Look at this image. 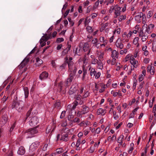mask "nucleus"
Masks as SVG:
<instances>
[{"mask_svg":"<svg viewBox=\"0 0 156 156\" xmlns=\"http://www.w3.org/2000/svg\"><path fill=\"white\" fill-rule=\"evenodd\" d=\"M51 39V34L50 33L48 34H45L43 36L40 40V43L41 46L43 47L46 44V42L49 39Z\"/></svg>","mask_w":156,"mask_h":156,"instance_id":"obj_9","label":"nucleus"},{"mask_svg":"<svg viewBox=\"0 0 156 156\" xmlns=\"http://www.w3.org/2000/svg\"><path fill=\"white\" fill-rule=\"evenodd\" d=\"M36 60V62L35 63V64L37 66H39L43 63V61L39 58H37Z\"/></svg>","mask_w":156,"mask_h":156,"instance_id":"obj_32","label":"nucleus"},{"mask_svg":"<svg viewBox=\"0 0 156 156\" xmlns=\"http://www.w3.org/2000/svg\"><path fill=\"white\" fill-rule=\"evenodd\" d=\"M156 111V105H154V106L153 107V113H154V119H155L156 118V114L155 113V112Z\"/></svg>","mask_w":156,"mask_h":156,"instance_id":"obj_50","label":"nucleus"},{"mask_svg":"<svg viewBox=\"0 0 156 156\" xmlns=\"http://www.w3.org/2000/svg\"><path fill=\"white\" fill-rule=\"evenodd\" d=\"M130 147L129 150L128 151L129 153L130 154L132 152L133 150L134 144L133 143H131L130 144Z\"/></svg>","mask_w":156,"mask_h":156,"instance_id":"obj_43","label":"nucleus"},{"mask_svg":"<svg viewBox=\"0 0 156 156\" xmlns=\"http://www.w3.org/2000/svg\"><path fill=\"white\" fill-rule=\"evenodd\" d=\"M97 64V68L99 69H102L103 68V64L102 62V61H98V62Z\"/></svg>","mask_w":156,"mask_h":156,"instance_id":"obj_33","label":"nucleus"},{"mask_svg":"<svg viewBox=\"0 0 156 156\" xmlns=\"http://www.w3.org/2000/svg\"><path fill=\"white\" fill-rule=\"evenodd\" d=\"M95 88L97 91L99 90V92L100 93L103 92L105 90V85L102 83H100L99 82L96 83L95 82Z\"/></svg>","mask_w":156,"mask_h":156,"instance_id":"obj_8","label":"nucleus"},{"mask_svg":"<svg viewBox=\"0 0 156 156\" xmlns=\"http://www.w3.org/2000/svg\"><path fill=\"white\" fill-rule=\"evenodd\" d=\"M86 29L89 33H91L93 32V30L92 27L90 26H88L86 27Z\"/></svg>","mask_w":156,"mask_h":156,"instance_id":"obj_53","label":"nucleus"},{"mask_svg":"<svg viewBox=\"0 0 156 156\" xmlns=\"http://www.w3.org/2000/svg\"><path fill=\"white\" fill-rule=\"evenodd\" d=\"M66 62L68 64L69 67L68 71L69 74V77L66 81H65V86H69L71 83L73 79L75 76L76 72L79 69V66L77 64L74 63L72 60V58H70L68 60L67 58L65 59Z\"/></svg>","mask_w":156,"mask_h":156,"instance_id":"obj_1","label":"nucleus"},{"mask_svg":"<svg viewBox=\"0 0 156 156\" xmlns=\"http://www.w3.org/2000/svg\"><path fill=\"white\" fill-rule=\"evenodd\" d=\"M64 151L63 149L62 148H59L57 149L56 150V152L55 153L56 154H60Z\"/></svg>","mask_w":156,"mask_h":156,"instance_id":"obj_39","label":"nucleus"},{"mask_svg":"<svg viewBox=\"0 0 156 156\" xmlns=\"http://www.w3.org/2000/svg\"><path fill=\"white\" fill-rule=\"evenodd\" d=\"M36 127L29 129L25 133V136L26 138H30L33 137L34 135L38 133Z\"/></svg>","mask_w":156,"mask_h":156,"instance_id":"obj_4","label":"nucleus"},{"mask_svg":"<svg viewBox=\"0 0 156 156\" xmlns=\"http://www.w3.org/2000/svg\"><path fill=\"white\" fill-rule=\"evenodd\" d=\"M116 33H117L118 34H119L120 33V28H118L117 29L115 30L113 34H114Z\"/></svg>","mask_w":156,"mask_h":156,"instance_id":"obj_61","label":"nucleus"},{"mask_svg":"<svg viewBox=\"0 0 156 156\" xmlns=\"http://www.w3.org/2000/svg\"><path fill=\"white\" fill-rule=\"evenodd\" d=\"M133 34V32H132L131 31H129V33L126 34V32H124V34L122 35V37H124L125 36H126L127 39H126L125 41L127 42L129 41V39L130 38L131 36Z\"/></svg>","mask_w":156,"mask_h":156,"instance_id":"obj_27","label":"nucleus"},{"mask_svg":"<svg viewBox=\"0 0 156 156\" xmlns=\"http://www.w3.org/2000/svg\"><path fill=\"white\" fill-rule=\"evenodd\" d=\"M99 40L101 43H102L100 44V46L101 47H105V46L108 43V41L106 39H105V37H100L99 38Z\"/></svg>","mask_w":156,"mask_h":156,"instance_id":"obj_17","label":"nucleus"},{"mask_svg":"<svg viewBox=\"0 0 156 156\" xmlns=\"http://www.w3.org/2000/svg\"><path fill=\"white\" fill-rule=\"evenodd\" d=\"M117 48L120 49H122L124 47L123 44L121 40L118 39L115 43Z\"/></svg>","mask_w":156,"mask_h":156,"instance_id":"obj_19","label":"nucleus"},{"mask_svg":"<svg viewBox=\"0 0 156 156\" xmlns=\"http://www.w3.org/2000/svg\"><path fill=\"white\" fill-rule=\"evenodd\" d=\"M152 50L153 52H155L156 50V42H154L152 43Z\"/></svg>","mask_w":156,"mask_h":156,"instance_id":"obj_46","label":"nucleus"},{"mask_svg":"<svg viewBox=\"0 0 156 156\" xmlns=\"http://www.w3.org/2000/svg\"><path fill=\"white\" fill-rule=\"evenodd\" d=\"M119 16V20L120 22L122 20H125L126 18V16L125 15H121Z\"/></svg>","mask_w":156,"mask_h":156,"instance_id":"obj_44","label":"nucleus"},{"mask_svg":"<svg viewBox=\"0 0 156 156\" xmlns=\"http://www.w3.org/2000/svg\"><path fill=\"white\" fill-rule=\"evenodd\" d=\"M30 60L29 58L26 57L22 61L20 64L19 66L20 69H22L25 66L27 65Z\"/></svg>","mask_w":156,"mask_h":156,"instance_id":"obj_18","label":"nucleus"},{"mask_svg":"<svg viewBox=\"0 0 156 156\" xmlns=\"http://www.w3.org/2000/svg\"><path fill=\"white\" fill-rule=\"evenodd\" d=\"M8 121V117L6 114H4L2 116L0 121V126L4 125Z\"/></svg>","mask_w":156,"mask_h":156,"instance_id":"obj_16","label":"nucleus"},{"mask_svg":"<svg viewBox=\"0 0 156 156\" xmlns=\"http://www.w3.org/2000/svg\"><path fill=\"white\" fill-rule=\"evenodd\" d=\"M69 132V129L68 128H63L61 130L62 134H68Z\"/></svg>","mask_w":156,"mask_h":156,"instance_id":"obj_34","label":"nucleus"},{"mask_svg":"<svg viewBox=\"0 0 156 156\" xmlns=\"http://www.w3.org/2000/svg\"><path fill=\"white\" fill-rule=\"evenodd\" d=\"M139 40L138 37H136L134 39L133 43V44L135 45L137 44L136 46L138 47L139 45V43H138V42Z\"/></svg>","mask_w":156,"mask_h":156,"instance_id":"obj_35","label":"nucleus"},{"mask_svg":"<svg viewBox=\"0 0 156 156\" xmlns=\"http://www.w3.org/2000/svg\"><path fill=\"white\" fill-rule=\"evenodd\" d=\"M145 84V82L144 81H143L142 82H141L139 86L138 87V89L140 90L144 86V85Z\"/></svg>","mask_w":156,"mask_h":156,"instance_id":"obj_55","label":"nucleus"},{"mask_svg":"<svg viewBox=\"0 0 156 156\" xmlns=\"http://www.w3.org/2000/svg\"><path fill=\"white\" fill-rule=\"evenodd\" d=\"M96 55L99 61H102L104 57V53L103 52L97 51Z\"/></svg>","mask_w":156,"mask_h":156,"instance_id":"obj_20","label":"nucleus"},{"mask_svg":"<svg viewBox=\"0 0 156 156\" xmlns=\"http://www.w3.org/2000/svg\"><path fill=\"white\" fill-rule=\"evenodd\" d=\"M73 122H74L79 123L80 122V119L79 118L76 117L74 119Z\"/></svg>","mask_w":156,"mask_h":156,"instance_id":"obj_63","label":"nucleus"},{"mask_svg":"<svg viewBox=\"0 0 156 156\" xmlns=\"http://www.w3.org/2000/svg\"><path fill=\"white\" fill-rule=\"evenodd\" d=\"M144 77V76L143 74L140 75L139 76V77L138 78L139 81L140 82L141 81L143 80Z\"/></svg>","mask_w":156,"mask_h":156,"instance_id":"obj_59","label":"nucleus"},{"mask_svg":"<svg viewBox=\"0 0 156 156\" xmlns=\"http://www.w3.org/2000/svg\"><path fill=\"white\" fill-rule=\"evenodd\" d=\"M48 76V73L46 71H44L40 74L39 78L41 80H44L47 78Z\"/></svg>","mask_w":156,"mask_h":156,"instance_id":"obj_22","label":"nucleus"},{"mask_svg":"<svg viewBox=\"0 0 156 156\" xmlns=\"http://www.w3.org/2000/svg\"><path fill=\"white\" fill-rule=\"evenodd\" d=\"M80 47H77L76 48V50L75 51V54L78 55H80V51H81Z\"/></svg>","mask_w":156,"mask_h":156,"instance_id":"obj_41","label":"nucleus"},{"mask_svg":"<svg viewBox=\"0 0 156 156\" xmlns=\"http://www.w3.org/2000/svg\"><path fill=\"white\" fill-rule=\"evenodd\" d=\"M154 67L151 66H149L147 68V72H149L151 75H153L154 73V71L153 70V68Z\"/></svg>","mask_w":156,"mask_h":156,"instance_id":"obj_31","label":"nucleus"},{"mask_svg":"<svg viewBox=\"0 0 156 156\" xmlns=\"http://www.w3.org/2000/svg\"><path fill=\"white\" fill-rule=\"evenodd\" d=\"M91 67L90 66L89 69V70H90V75L91 76H95V78L96 79H98L100 76L101 75V73L100 72H97L95 69L94 68H92L90 69Z\"/></svg>","mask_w":156,"mask_h":156,"instance_id":"obj_11","label":"nucleus"},{"mask_svg":"<svg viewBox=\"0 0 156 156\" xmlns=\"http://www.w3.org/2000/svg\"><path fill=\"white\" fill-rule=\"evenodd\" d=\"M113 115L114 118L115 119L117 120L119 119V116L118 115L116 114V112L115 111H113Z\"/></svg>","mask_w":156,"mask_h":156,"instance_id":"obj_47","label":"nucleus"},{"mask_svg":"<svg viewBox=\"0 0 156 156\" xmlns=\"http://www.w3.org/2000/svg\"><path fill=\"white\" fill-rule=\"evenodd\" d=\"M124 139V136L123 135H120L118 138V142H121L123 141Z\"/></svg>","mask_w":156,"mask_h":156,"instance_id":"obj_54","label":"nucleus"},{"mask_svg":"<svg viewBox=\"0 0 156 156\" xmlns=\"http://www.w3.org/2000/svg\"><path fill=\"white\" fill-rule=\"evenodd\" d=\"M60 140H62L65 141H68L69 140L68 134H62V136Z\"/></svg>","mask_w":156,"mask_h":156,"instance_id":"obj_29","label":"nucleus"},{"mask_svg":"<svg viewBox=\"0 0 156 156\" xmlns=\"http://www.w3.org/2000/svg\"><path fill=\"white\" fill-rule=\"evenodd\" d=\"M51 128L50 126H48L46 129V133H48L51 131Z\"/></svg>","mask_w":156,"mask_h":156,"instance_id":"obj_62","label":"nucleus"},{"mask_svg":"<svg viewBox=\"0 0 156 156\" xmlns=\"http://www.w3.org/2000/svg\"><path fill=\"white\" fill-rule=\"evenodd\" d=\"M32 111V108H30V109L27 112L26 115V119H27L28 117L30 115L31 112Z\"/></svg>","mask_w":156,"mask_h":156,"instance_id":"obj_56","label":"nucleus"},{"mask_svg":"<svg viewBox=\"0 0 156 156\" xmlns=\"http://www.w3.org/2000/svg\"><path fill=\"white\" fill-rule=\"evenodd\" d=\"M37 148L36 145L34 144H32L30 147V150L33 151L35 150Z\"/></svg>","mask_w":156,"mask_h":156,"instance_id":"obj_37","label":"nucleus"},{"mask_svg":"<svg viewBox=\"0 0 156 156\" xmlns=\"http://www.w3.org/2000/svg\"><path fill=\"white\" fill-rule=\"evenodd\" d=\"M64 41V39L63 38H58L57 39L56 42L57 43H60L61 42L63 41Z\"/></svg>","mask_w":156,"mask_h":156,"instance_id":"obj_58","label":"nucleus"},{"mask_svg":"<svg viewBox=\"0 0 156 156\" xmlns=\"http://www.w3.org/2000/svg\"><path fill=\"white\" fill-rule=\"evenodd\" d=\"M98 61V60L95 58H94V59H93L91 60V62L92 64L95 65L97 63Z\"/></svg>","mask_w":156,"mask_h":156,"instance_id":"obj_49","label":"nucleus"},{"mask_svg":"<svg viewBox=\"0 0 156 156\" xmlns=\"http://www.w3.org/2000/svg\"><path fill=\"white\" fill-rule=\"evenodd\" d=\"M23 89L24 92L25 98H27L28 97L29 94L28 88L27 87H23Z\"/></svg>","mask_w":156,"mask_h":156,"instance_id":"obj_30","label":"nucleus"},{"mask_svg":"<svg viewBox=\"0 0 156 156\" xmlns=\"http://www.w3.org/2000/svg\"><path fill=\"white\" fill-rule=\"evenodd\" d=\"M68 20L70 24L71 25V26H73L74 24V22L72 20L70 17H68Z\"/></svg>","mask_w":156,"mask_h":156,"instance_id":"obj_51","label":"nucleus"},{"mask_svg":"<svg viewBox=\"0 0 156 156\" xmlns=\"http://www.w3.org/2000/svg\"><path fill=\"white\" fill-rule=\"evenodd\" d=\"M83 76L82 79L83 81H86L87 80V71L86 69H83Z\"/></svg>","mask_w":156,"mask_h":156,"instance_id":"obj_28","label":"nucleus"},{"mask_svg":"<svg viewBox=\"0 0 156 156\" xmlns=\"http://www.w3.org/2000/svg\"><path fill=\"white\" fill-rule=\"evenodd\" d=\"M108 23H106L104 24L103 25L100 29V31L101 32L105 28L108 26Z\"/></svg>","mask_w":156,"mask_h":156,"instance_id":"obj_48","label":"nucleus"},{"mask_svg":"<svg viewBox=\"0 0 156 156\" xmlns=\"http://www.w3.org/2000/svg\"><path fill=\"white\" fill-rule=\"evenodd\" d=\"M135 19L137 23H140L142 20L143 24L146 23V16L145 14L142 12L139 13L135 16Z\"/></svg>","mask_w":156,"mask_h":156,"instance_id":"obj_6","label":"nucleus"},{"mask_svg":"<svg viewBox=\"0 0 156 156\" xmlns=\"http://www.w3.org/2000/svg\"><path fill=\"white\" fill-rule=\"evenodd\" d=\"M38 121V118L36 116H34L29 121V124L32 126H35L37 124Z\"/></svg>","mask_w":156,"mask_h":156,"instance_id":"obj_14","label":"nucleus"},{"mask_svg":"<svg viewBox=\"0 0 156 156\" xmlns=\"http://www.w3.org/2000/svg\"><path fill=\"white\" fill-rule=\"evenodd\" d=\"M66 113V112L65 111H62L61 113V115L60 116V118L61 119H63L64 117L65 116V114Z\"/></svg>","mask_w":156,"mask_h":156,"instance_id":"obj_57","label":"nucleus"},{"mask_svg":"<svg viewBox=\"0 0 156 156\" xmlns=\"http://www.w3.org/2000/svg\"><path fill=\"white\" fill-rule=\"evenodd\" d=\"M98 40L97 38H94L92 41V43L93 44H95V47H97L98 44H99V43H98Z\"/></svg>","mask_w":156,"mask_h":156,"instance_id":"obj_36","label":"nucleus"},{"mask_svg":"<svg viewBox=\"0 0 156 156\" xmlns=\"http://www.w3.org/2000/svg\"><path fill=\"white\" fill-rule=\"evenodd\" d=\"M8 97H6L5 96H4L1 99V102L3 103H4L7 100Z\"/></svg>","mask_w":156,"mask_h":156,"instance_id":"obj_60","label":"nucleus"},{"mask_svg":"<svg viewBox=\"0 0 156 156\" xmlns=\"http://www.w3.org/2000/svg\"><path fill=\"white\" fill-rule=\"evenodd\" d=\"M117 90H112L111 92V94L114 97H116L118 95V93H117Z\"/></svg>","mask_w":156,"mask_h":156,"instance_id":"obj_45","label":"nucleus"},{"mask_svg":"<svg viewBox=\"0 0 156 156\" xmlns=\"http://www.w3.org/2000/svg\"><path fill=\"white\" fill-rule=\"evenodd\" d=\"M114 11L115 15V17L116 18L120 14L121 12V8L117 5H116L115 6H112L110 7L109 12L112 13Z\"/></svg>","mask_w":156,"mask_h":156,"instance_id":"obj_5","label":"nucleus"},{"mask_svg":"<svg viewBox=\"0 0 156 156\" xmlns=\"http://www.w3.org/2000/svg\"><path fill=\"white\" fill-rule=\"evenodd\" d=\"M106 112V110L102 108H99L97 110V113L98 115L101 114L102 115H104Z\"/></svg>","mask_w":156,"mask_h":156,"instance_id":"obj_25","label":"nucleus"},{"mask_svg":"<svg viewBox=\"0 0 156 156\" xmlns=\"http://www.w3.org/2000/svg\"><path fill=\"white\" fill-rule=\"evenodd\" d=\"M153 15V12H152L150 11H149L147 14V17L148 18H150Z\"/></svg>","mask_w":156,"mask_h":156,"instance_id":"obj_52","label":"nucleus"},{"mask_svg":"<svg viewBox=\"0 0 156 156\" xmlns=\"http://www.w3.org/2000/svg\"><path fill=\"white\" fill-rule=\"evenodd\" d=\"M25 153V150L24 147L20 146L17 151V153L20 155H22Z\"/></svg>","mask_w":156,"mask_h":156,"instance_id":"obj_24","label":"nucleus"},{"mask_svg":"<svg viewBox=\"0 0 156 156\" xmlns=\"http://www.w3.org/2000/svg\"><path fill=\"white\" fill-rule=\"evenodd\" d=\"M78 86L77 84H74L72 85L69 91V95H72L78 91Z\"/></svg>","mask_w":156,"mask_h":156,"instance_id":"obj_13","label":"nucleus"},{"mask_svg":"<svg viewBox=\"0 0 156 156\" xmlns=\"http://www.w3.org/2000/svg\"><path fill=\"white\" fill-rule=\"evenodd\" d=\"M89 111V108L86 105H83L80 111L77 114L78 116L84 115L87 113Z\"/></svg>","mask_w":156,"mask_h":156,"instance_id":"obj_12","label":"nucleus"},{"mask_svg":"<svg viewBox=\"0 0 156 156\" xmlns=\"http://www.w3.org/2000/svg\"><path fill=\"white\" fill-rule=\"evenodd\" d=\"M148 34L144 30H140L139 32V36L141 37L142 42L145 41L148 38Z\"/></svg>","mask_w":156,"mask_h":156,"instance_id":"obj_10","label":"nucleus"},{"mask_svg":"<svg viewBox=\"0 0 156 156\" xmlns=\"http://www.w3.org/2000/svg\"><path fill=\"white\" fill-rule=\"evenodd\" d=\"M60 103L59 101H57L54 105V108H56L58 109L60 108Z\"/></svg>","mask_w":156,"mask_h":156,"instance_id":"obj_38","label":"nucleus"},{"mask_svg":"<svg viewBox=\"0 0 156 156\" xmlns=\"http://www.w3.org/2000/svg\"><path fill=\"white\" fill-rule=\"evenodd\" d=\"M130 62L132 66H133V67H135V68H137L138 62L133 57L130 58Z\"/></svg>","mask_w":156,"mask_h":156,"instance_id":"obj_21","label":"nucleus"},{"mask_svg":"<svg viewBox=\"0 0 156 156\" xmlns=\"http://www.w3.org/2000/svg\"><path fill=\"white\" fill-rule=\"evenodd\" d=\"M119 53L115 50H114L112 53L111 57L112 58L117 59L119 57Z\"/></svg>","mask_w":156,"mask_h":156,"instance_id":"obj_26","label":"nucleus"},{"mask_svg":"<svg viewBox=\"0 0 156 156\" xmlns=\"http://www.w3.org/2000/svg\"><path fill=\"white\" fill-rule=\"evenodd\" d=\"M144 24V25L142 26L141 30H144L145 32L148 34H151L154 28V25L152 23L149 24L148 25L145 23Z\"/></svg>","mask_w":156,"mask_h":156,"instance_id":"obj_7","label":"nucleus"},{"mask_svg":"<svg viewBox=\"0 0 156 156\" xmlns=\"http://www.w3.org/2000/svg\"><path fill=\"white\" fill-rule=\"evenodd\" d=\"M83 49L84 52L87 51V52L85 54V57L86 55H88L90 54L91 51V48H90V45L88 43L86 42L84 43Z\"/></svg>","mask_w":156,"mask_h":156,"instance_id":"obj_15","label":"nucleus"},{"mask_svg":"<svg viewBox=\"0 0 156 156\" xmlns=\"http://www.w3.org/2000/svg\"><path fill=\"white\" fill-rule=\"evenodd\" d=\"M66 58H68V60L69 59V58H72V60L73 59V58L71 57H69V58H68V57L67 56H66V57H65V58H64V59H65V62H64V63L62 65L60 66V67H62V68H64L66 66V64H67L68 65V64L67 63H66V59H66Z\"/></svg>","mask_w":156,"mask_h":156,"instance_id":"obj_40","label":"nucleus"},{"mask_svg":"<svg viewBox=\"0 0 156 156\" xmlns=\"http://www.w3.org/2000/svg\"><path fill=\"white\" fill-rule=\"evenodd\" d=\"M24 105L23 101L20 100L16 101L15 100L13 101L12 104L13 108H15L18 112H21L23 110V108Z\"/></svg>","mask_w":156,"mask_h":156,"instance_id":"obj_3","label":"nucleus"},{"mask_svg":"<svg viewBox=\"0 0 156 156\" xmlns=\"http://www.w3.org/2000/svg\"><path fill=\"white\" fill-rule=\"evenodd\" d=\"M90 94V92L89 91H84V93L83 94L82 96L80 94V96L81 98L80 99V100L81 101H83V99H84L85 98H87L89 95Z\"/></svg>","mask_w":156,"mask_h":156,"instance_id":"obj_23","label":"nucleus"},{"mask_svg":"<svg viewBox=\"0 0 156 156\" xmlns=\"http://www.w3.org/2000/svg\"><path fill=\"white\" fill-rule=\"evenodd\" d=\"M48 146V144H45L44 145L43 147L42 148V150L44 151H46L47 150V148Z\"/></svg>","mask_w":156,"mask_h":156,"instance_id":"obj_64","label":"nucleus"},{"mask_svg":"<svg viewBox=\"0 0 156 156\" xmlns=\"http://www.w3.org/2000/svg\"><path fill=\"white\" fill-rule=\"evenodd\" d=\"M99 1L100 0H98L95 2L93 6V10L96 9L97 8L100 2Z\"/></svg>","mask_w":156,"mask_h":156,"instance_id":"obj_42","label":"nucleus"},{"mask_svg":"<svg viewBox=\"0 0 156 156\" xmlns=\"http://www.w3.org/2000/svg\"><path fill=\"white\" fill-rule=\"evenodd\" d=\"M81 97L80 94H77L76 95L74 96V98L75 100L73 103V106L72 108V110H73L76 108V106L78 105H81L84 104V101H83L80 100V99Z\"/></svg>","mask_w":156,"mask_h":156,"instance_id":"obj_2","label":"nucleus"}]
</instances>
